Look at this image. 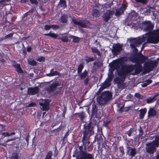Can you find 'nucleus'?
<instances>
[{
    "instance_id": "a878e982",
    "label": "nucleus",
    "mask_w": 159,
    "mask_h": 159,
    "mask_svg": "<svg viewBox=\"0 0 159 159\" xmlns=\"http://www.w3.org/2000/svg\"><path fill=\"white\" fill-rule=\"evenodd\" d=\"M14 67L18 73H23L24 71L21 68L20 65V64H18L16 65H14Z\"/></svg>"
},
{
    "instance_id": "ea45409f",
    "label": "nucleus",
    "mask_w": 159,
    "mask_h": 159,
    "mask_svg": "<svg viewBox=\"0 0 159 159\" xmlns=\"http://www.w3.org/2000/svg\"><path fill=\"white\" fill-rule=\"evenodd\" d=\"M52 153L51 151H49L47 153L45 159H52Z\"/></svg>"
},
{
    "instance_id": "09e8293b",
    "label": "nucleus",
    "mask_w": 159,
    "mask_h": 159,
    "mask_svg": "<svg viewBox=\"0 0 159 159\" xmlns=\"http://www.w3.org/2000/svg\"><path fill=\"white\" fill-rule=\"evenodd\" d=\"M137 2L143 4H146L148 2L147 0H135Z\"/></svg>"
},
{
    "instance_id": "37998d69",
    "label": "nucleus",
    "mask_w": 159,
    "mask_h": 159,
    "mask_svg": "<svg viewBox=\"0 0 159 159\" xmlns=\"http://www.w3.org/2000/svg\"><path fill=\"white\" fill-rule=\"evenodd\" d=\"M70 37H72L73 42L74 43H78L80 39L79 37L72 35H70Z\"/></svg>"
},
{
    "instance_id": "f257e3e1",
    "label": "nucleus",
    "mask_w": 159,
    "mask_h": 159,
    "mask_svg": "<svg viewBox=\"0 0 159 159\" xmlns=\"http://www.w3.org/2000/svg\"><path fill=\"white\" fill-rule=\"evenodd\" d=\"M134 69L135 72L133 75H137L140 73L143 70L142 66L140 64L125 65L121 66V69L118 71V75L120 77L123 81H124L126 76Z\"/></svg>"
},
{
    "instance_id": "412c9836",
    "label": "nucleus",
    "mask_w": 159,
    "mask_h": 159,
    "mask_svg": "<svg viewBox=\"0 0 159 159\" xmlns=\"http://www.w3.org/2000/svg\"><path fill=\"white\" fill-rule=\"evenodd\" d=\"M88 72L86 70H85L83 73L78 74V75L80 78V80H83L85 79L87 76Z\"/></svg>"
},
{
    "instance_id": "f03ea898",
    "label": "nucleus",
    "mask_w": 159,
    "mask_h": 159,
    "mask_svg": "<svg viewBox=\"0 0 159 159\" xmlns=\"http://www.w3.org/2000/svg\"><path fill=\"white\" fill-rule=\"evenodd\" d=\"M94 128L93 125L91 121H90L88 123L85 124L83 125L82 142L84 145V147L86 148V146H89L90 143L89 139L90 137L94 134Z\"/></svg>"
},
{
    "instance_id": "473e14b6",
    "label": "nucleus",
    "mask_w": 159,
    "mask_h": 159,
    "mask_svg": "<svg viewBox=\"0 0 159 159\" xmlns=\"http://www.w3.org/2000/svg\"><path fill=\"white\" fill-rule=\"evenodd\" d=\"M28 62L30 65L32 66H35L37 65V62L32 59H28Z\"/></svg>"
},
{
    "instance_id": "7ed1b4c3",
    "label": "nucleus",
    "mask_w": 159,
    "mask_h": 159,
    "mask_svg": "<svg viewBox=\"0 0 159 159\" xmlns=\"http://www.w3.org/2000/svg\"><path fill=\"white\" fill-rule=\"evenodd\" d=\"M144 34L148 43L155 44L159 42V29Z\"/></svg>"
},
{
    "instance_id": "052dcab7",
    "label": "nucleus",
    "mask_w": 159,
    "mask_h": 159,
    "mask_svg": "<svg viewBox=\"0 0 159 159\" xmlns=\"http://www.w3.org/2000/svg\"><path fill=\"white\" fill-rule=\"evenodd\" d=\"M1 134L5 137L9 136V133L7 132L2 133Z\"/></svg>"
},
{
    "instance_id": "774afa93",
    "label": "nucleus",
    "mask_w": 159,
    "mask_h": 159,
    "mask_svg": "<svg viewBox=\"0 0 159 159\" xmlns=\"http://www.w3.org/2000/svg\"><path fill=\"white\" fill-rule=\"evenodd\" d=\"M1 129L2 130H4L5 129V127L6 126L2 124H0Z\"/></svg>"
},
{
    "instance_id": "4c0bfd02",
    "label": "nucleus",
    "mask_w": 159,
    "mask_h": 159,
    "mask_svg": "<svg viewBox=\"0 0 159 159\" xmlns=\"http://www.w3.org/2000/svg\"><path fill=\"white\" fill-rule=\"evenodd\" d=\"M84 67V66L82 64H80L79 65L77 69V73L78 74H79L82 72Z\"/></svg>"
},
{
    "instance_id": "2eb2a0df",
    "label": "nucleus",
    "mask_w": 159,
    "mask_h": 159,
    "mask_svg": "<svg viewBox=\"0 0 159 159\" xmlns=\"http://www.w3.org/2000/svg\"><path fill=\"white\" fill-rule=\"evenodd\" d=\"M138 59L136 57H134L133 58V60L135 61L139 60L140 62L142 63H143L148 59V57L146 56L141 54L140 55L138 56Z\"/></svg>"
},
{
    "instance_id": "603ef678",
    "label": "nucleus",
    "mask_w": 159,
    "mask_h": 159,
    "mask_svg": "<svg viewBox=\"0 0 159 159\" xmlns=\"http://www.w3.org/2000/svg\"><path fill=\"white\" fill-rule=\"evenodd\" d=\"M121 79L119 78H116L114 79V80L116 82V83L118 84H119L121 81L123 82L124 81H123L121 78L120 77Z\"/></svg>"
},
{
    "instance_id": "423d86ee",
    "label": "nucleus",
    "mask_w": 159,
    "mask_h": 159,
    "mask_svg": "<svg viewBox=\"0 0 159 159\" xmlns=\"http://www.w3.org/2000/svg\"><path fill=\"white\" fill-rule=\"evenodd\" d=\"M146 40L145 34L143 35L142 37H139L132 39L131 41L130 46L132 48H134L135 50H137V49L136 48L145 42Z\"/></svg>"
},
{
    "instance_id": "0e129e2a",
    "label": "nucleus",
    "mask_w": 159,
    "mask_h": 159,
    "mask_svg": "<svg viewBox=\"0 0 159 159\" xmlns=\"http://www.w3.org/2000/svg\"><path fill=\"white\" fill-rule=\"evenodd\" d=\"M30 1L31 3L32 4H37L38 3L37 0H30Z\"/></svg>"
},
{
    "instance_id": "bf43d9fd",
    "label": "nucleus",
    "mask_w": 159,
    "mask_h": 159,
    "mask_svg": "<svg viewBox=\"0 0 159 159\" xmlns=\"http://www.w3.org/2000/svg\"><path fill=\"white\" fill-rule=\"evenodd\" d=\"M146 12L147 14L149 15H150L151 14H152L153 13L149 8L146 9Z\"/></svg>"
},
{
    "instance_id": "b1692460",
    "label": "nucleus",
    "mask_w": 159,
    "mask_h": 159,
    "mask_svg": "<svg viewBox=\"0 0 159 159\" xmlns=\"http://www.w3.org/2000/svg\"><path fill=\"white\" fill-rule=\"evenodd\" d=\"M93 156L92 154L84 153L81 157L80 159H93Z\"/></svg>"
},
{
    "instance_id": "79ce46f5",
    "label": "nucleus",
    "mask_w": 159,
    "mask_h": 159,
    "mask_svg": "<svg viewBox=\"0 0 159 159\" xmlns=\"http://www.w3.org/2000/svg\"><path fill=\"white\" fill-rule=\"evenodd\" d=\"M133 131L134 129L132 128H130L128 131H126L125 133L127 134L128 136L130 137L131 136Z\"/></svg>"
},
{
    "instance_id": "de8ad7c7",
    "label": "nucleus",
    "mask_w": 159,
    "mask_h": 159,
    "mask_svg": "<svg viewBox=\"0 0 159 159\" xmlns=\"http://www.w3.org/2000/svg\"><path fill=\"white\" fill-rule=\"evenodd\" d=\"M13 34H14L13 33H10L9 34L5 36H4V38L5 39L11 38L12 37Z\"/></svg>"
},
{
    "instance_id": "72a5a7b5",
    "label": "nucleus",
    "mask_w": 159,
    "mask_h": 159,
    "mask_svg": "<svg viewBox=\"0 0 159 159\" xmlns=\"http://www.w3.org/2000/svg\"><path fill=\"white\" fill-rule=\"evenodd\" d=\"M84 60L86 63H89L94 60L93 57H90L88 56H85L84 57Z\"/></svg>"
},
{
    "instance_id": "a19ab883",
    "label": "nucleus",
    "mask_w": 159,
    "mask_h": 159,
    "mask_svg": "<svg viewBox=\"0 0 159 159\" xmlns=\"http://www.w3.org/2000/svg\"><path fill=\"white\" fill-rule=\"evenodd\" d=\"M139 138L143 137V136L144 134L143 131L142 129V128L140 126L139 129Z\"/></svg>"
},
{
    "instance_id": "c9c22d12",
    "label": "nucleus",
    "mask_w": 159,
    "mask_h": 159,
    "mask_svg": "<svg viewBox=\"0 0 159 159\" xmlns=\"http://www.w3.org/2000/svg\"><path fill=\"white\" fill-rule=\"evenodd\" d=\"M114 75L113 72L112 71H110L108 74V78H107L106 79L111 81Z\"/></svg>"
},
{
    "instance_id": "a18cd8bd",
    "label": "nucleus",
    "mask_w": 159,
    "mask_h": 159,
    "mask_svg": "<svg viewBox=\"0 0 159 159\" xmlns=\"http://www.w3.org/2000/svg\"><path fill=\"white\" fill-rule=\"evenodd\" d=\"M58 39H61V40L64 42H66L68 41V39L67 37L64 36L60 38L59 37L58 38Z\"/></svg>"
},
{
    "instance_id": "0eeeda50",
    "label": "nucleus",
    "mask_w": 159,
    "mask_h": 159,
    "mask_svg": "<svg viewBox=\"0 0 159 159\" xmlns=\"http://www.w3.org/2000/svg\"><path fill=\"white\" fill-rule=\"evenodd\" d=\"M154 26L150 21H144L142 22L141 24V28L143 31L149 33L152 31Z\"/></svg>"
},
{
    "instance_id": "c03bdc74",
    "label": "nucleus",
    "mask_w": 159,
    "mask_h": 159,
    "mask_svg": "<svg viewBox=\"0 0 159 159\" xmlns=\"http://www.w3.org/2000/svg\"><path fill=\"white\" fill-rule=\"evenodd\" d=\"M127 7L128 6L127 4H123L121 5L120 8L121 10H122L123 12H124V11L125 10Z\"/></svg>"
},
{
    "instance_id": "aec40b11",
    "label": "nucleus",
    "mask_w": 159,
    "mask_h": 159,
    "mask_svg": "<svg viewBox=\"0 0 159 159\" xmlns=\"http://www.w3.org/2000/svg\"><path fill=\"white\" fill-rule=\"evenodd\" d=\"M139 111L140 112L139 114V118L140 119H142L144 118L145 115L147 112V109L146 108L141 109Z\"/></svg>"
},
{
    "instance_id": "e2e57ef3",
    "label": "nucleus",
    "mask_w": 159,
    "mask_h": 159,
    "mask_svg": "<svg viewBox=\"0 0 159 159\" xmlns=\"http://www.w3.org/2000/svg\"><path fill=\"white\" fill-rule=\"evenodd\" d=\"M130 107H125L124 108V112H127L130 109Z\"/></svg>"
},
{
    "instance_id": "1a4fd4ad",
    "label": "nucleus",
    "mask_w": 159,
    "mask_h": 159,
    "mask_svg": "<svg viewBox=\"0 0 159 159\" xmlns=\"http://www.w3.org/2000/svg\"><path fill=\"white\" fill-rule=\"evenodd\" d=\"M155 61H149L145 63L144 67V71L146 73H149L156 67Z\"/></svg>"
},
{
    "instance_id": "39448f33",
    "label": "nucleus",
    "mask_w": 159,
    "mask_h": 159,
    "mask_svg": "<svg viewBox=\"0 0 159 159\" xmlns=\"http://www.w3.org/2000/svg\"><path fill=\"white\" fill-rule=\"evenodd\" d=\"M60 84L58 81H53L47 87L46 90L48 94L57 93L61 90V87H58Z\"/></svg>"
},
{
    "instance_id": "864d4df0",
    "label": "nucleus",
    "mask_w": 159,
    "mask_h": 159,
    "mask_svg": "<svg viewBox=\"0 0 159 159\" xmlns=\"http://www.w3.org/2000/svg\"><path fill=\"white\" fill-rule=\"evenodd\" d=\"M51 28V25H45L44 27V29L46 30H49Z\"/></svg>"
},
{
    "instance_id": "9b49d317",
    "label": "nucleus",
    "mask_w": 159,
    "mask_h": 159,
    "mask_svg": "<svg viewBox=\"0 0 159 159\" xmlns=\"http://www.w3.org/2000/svg\"><path fill=\"white\" fill-rule=\"evenodd\" d=\"M123 45L119 43L115 44L112 46L111 50L112 53L114 55H117L120 53Z\"/></svg>"
},
{
    "instance_id": "6ab92c4d",
    "label": "nucleus",
    "mask_w": 159,
    "mask_h": 159,
    "mask_svg": "<svg viewBox=\"0 0 159 159\" xmlns=\"http://www.w3.org/2000/svg\"><path fill=\"white\" fill-rule=\"evenodd\" d=\"M156 111L153 108H150L148 112V117L149 118L151 116H154L156 115Z\"/></svg>"
},
{
    "instance_id": "8fccbe9b",
    "label": "nucleus",
    "mask_w": 159,
    "mask_h": 159,
    "mask_svg": "<svg viewBox=\"0 0 159 159\" xmlns=\"http://www.w3.org/2000/svg\"><path fill=\"white\" fill-rule=\"evenodd\" d=\"M79 26L83 28H87L88 27V26L86 24L81 22H80Z\"/></svg>"
},
{
    "instance_id": "393cba45",
    "label": "nucleus",
    "mask_w": 159,
    "mask_h": 159,
    "mask_svg": "<svg viewBox=\"0 0 159 159\" xmlns=\"http://www.w3.org/2000/svg\"><path fill=\"white\" fill-rule=\"evenodd\" d=\"M67 16L66 15H62L59 19L60 22L62 23H67Z\"/></svg>"
},
{
    "instance_id": "3c124183",
    "label": "nucleus",
    "mask_w": 159,
    "mask_h": 159,
    "mask_svg": "<svg viewBox=\"0 0 159 159\" xmlns=\"http://www.w3.org/2000/svg\"><path fill=\"white\" fill-rule=\"evenodd\" d=\"M59 25H51V28L53 30H58L59 28Z\"/></svg>"
},
{
    "instance_id": "338daca9",
    "label": "nucleus",
    "mask_w": 159,
    "mask_h": 159,
    "mask_svg": "<svg viewBox=\"0 0 159 159\" xmlns=\"http://www.w3.org/2000/svg\"><path fill=\"white\" fill-rule=\"evenodd\" d=\"M110 123V121H107L104 122L103 123V125L105 127H107L108 124Z\"/></svg>"
},
{
    "instance_id": "a211bd4d",
    "label": "nucleus",
    "mask_w": 159,
    "mask_h": 159,
    "mask_svg": "<svg viewBox=\"0 0 159 159\" xmlns=\"http://www.w3.org/2000/svg\"><path fill=\"white\" fill-rule=\"evenodd\" d=\"M40 105L42 107L43 110L48 111L49 108V103L47 101H45L43 103H40Z\"/></svg>"
},
{
    "instance_id": "4468645a",
    "label": "nucleus",
    "mask_w": 159,
    "mask_h": 159,
    "mask_svg": "<svg viewBox=\"0 0 159 159\" xmlns=\"http://www.w3.org/2000/svg\"><path fill=\"white\" fill-rule=\"evenodd\" d=\"M39 87L36 86L34 87H29L28 89V92L29 94L34 95L37 94L39 91Z\"/></svg>"
},
{
    "instance_id": "c85d7f7f",
    "label": "nucleus",
    "mask_w": 159,
    "mask_h": 159,
    "mask_svg": "<svg viewBox=\"0 0 159 159\" xmlns=\"http://www.w3.org/2000/svg\"><path fill=\"white\" fill-rule=\"evenodd\" d=\"M91 50L92 52L93 53H96L98 56H100L101 53L100 51L95 47L93 46L91 48Z\"/></svg>"
},
{
    "instance_id": "e433bc0d",
    "label": "nucleus",
    "mask_w": 159,
    "mask_h": 159,
    "mask_svg": "<svg viewBox=\"0 0 159 159\" xmlns=\"http://www.w3.org/2000/svg\"><path fill=\"white\" fill-rule=\"evenodd\" d=\"M124 12L121 10L120 8L117 9L116 10V12L115 14V15L116 16L118 17L120 16Z\"/></svg>"
},
{
    "instance_id": "f8f14e48",
    "label": "nucleus",
    "mask_w": 159,
    "mask_h": 159,
    "mask_svg": "<svg viewBox=\"0 0 159 159\" xmlns=\"http://www.w3.org/2000/svg\"><path fill=\"white\" fill-rule=\"evenodd\" d=\"M114 12L111 10H107L106 12L103 13L102 17L103 20L105 22H108L110 19L112 17Z\"/></svg>"
},
{
    "instance_id": "20e7f679",
    "label": "nucleus",
    "mask_w": 159,
    "mask_h": 159,
    "mask_svg": "<svg viewBox=\"0 0 159 159\" xmlns=\"http://www.w3.org/2000/svg\"><path fill=\"white\" fill-rule=\"evenodd\" d=\"M112 96L111 93L109 91L102 92L100 96L97 98V101L100 105L106 104L110 100Z\"/></svg>"
},
{
    "instance_id": "2f4dec72",
    "label": "nucleus",
    "mask_w": 159,
    "mask_h": 159,
    "mask_svg": "<svg viewBox=\"0 0 159 159\" xmlns=\"http://www.w3.org/2000/svg\"><path fill=\"white\" fill-rule=\"evenodd\" d=\"M119 148V152L120 153V156L122 157L123 156H124L125 154L124 148L123 146L120 147Z\"/></svg>"
},
{
    "instance_id": "49530a36",
    "label": "nucleus",
    "mask_w": 159,
    "mask_h": 159,
    "mask_svg": "<svg viewBox=\"0 0 159 159\" xmlns=\"http://www.w3.org/2000/svg\"><path fill=\"white\" fill-rule=\"evenodd\" d=\"M134 97L138 99H142L144 98L143 96H141L138 93H136L134 94Z\"/></svg>"
},
{
    "instance_id": "dca6fc26",
    "label": "nucleus",
    "mask_w": 159,
    "mask_h": 159,
    "mask_svg": "<svg viewBox=\"0 0 159 159\" xmlns=\"http://www.w3.org/2000/svg\"><path fill=\"white\" fill-rule=\"evenodd\" d=\"M79 151L78 150V149H76L75 153V154L79 155V154H80V159H81V157L82 156L83 154H84V153L85 154H91L88 153L86 152H85L84 151H83V146H80L78 147Z\"/></svg>"
},
{
    "instance_id": "6e6d98bb",
    "label": "nucleus",
    "mask_w": 159,
    "mask_h": 159,
    "mask_svg": "<svg viewBox=\"0 0 159 159\" xmlns=\"http://www.w3.org/2000/svg\"><path fill=\"white\" fill-rule=\"evenodd\" d=\"M72 22L75 25H79L80 22V21H78L77 20L73 19L72 20Z\"/></svg>"
},
{
    "instance_id": "680f3d73",
    "label": "nucleus",
    "mask_w": 159,
    "mask_h": 159,
    "mask_svg": "<svg viewBox=\"0 0 159 159\" xmlns=\"http://www.w3.org/2000/svg\"><path fill=\"white\" fill-rule=\"evenodd\" d=\"M36 104L35 103L31 102L30 104H29L28 106H27V107H34L35 105Z\"/></svg>"
},
{
    "instance_id": "6e6552de",
    "label": "nucleus",
    "mask_w": 159,
    "mask_h": 159,
    "mask_svg": "<svg viewBox=\"0 0 159 159\" xmlns=\"http://www.w3.org/2000/svg\"><path fill=\"white\" fill-rule=\"evenodd\" d=\"M92 106L91 116H95V117L100 119L103 115L101 110L98 109V107L95 103L92 104Z\"/></svg>"
},
{
    "instance_id": "4be33fe9",
    "label": "nucleus",
    "mask_w": 159,
    "mask_h": 159,
    "mask_svg": "<svg viewBox=\"0 0 159 159\" xmlns=\"http://www.w3.org/2000/svg\"><path fill=\"white\" fill-rule=\"evenodd\" d=\"M44 35L46 36H49L52 38L55 39L58 38V35L57 34L52 33L51 31L49 33L44 34Z\"/></svg>"
},
{
    "instance_id": "cd10ccee",
    "label": "nucleus",
    "mask_w": 159,
    "mask_h": 159,
    "mask_svg": "<svg viewBox=\"0 0 159 159\" xmlns=\"http://www.w3.org/2000/svg\"><path fill=\"white\" fill-rule=\"evenodd\" d=\"M54 69H52L50 71V73L47 74V75L49 76H52L55 75H57L59 74V73L57 71L53 70Z\"/></svg>"
},
{
    "instance_id": "5fc2aeb1",
    "label": "nucleus",
    "mask_w": 159,
    "mask_h": 159,
    "mask_svg": "<svg viewBox=\"0 0 159 159\" xmlns=\"http://www.w3.org/2000/svg\"><path fill=\"white\" fill-rule=\"evenodd\" d=\"M37 61H39V62H44L45 61V58L43 57H39L37 59Z\"/></svg>"
},
{
    "instance_id": "ddd939ff",
    "label": "nucleus",
    "mask_w": 159,
    "mask_h": 159,
    "mask_svg": "<svg viewBox=\"0 0 159 159\" xmlns=\"http://www.w3.org/2000/svg\"><path fill=\"white\" fill-rule=\"evenodd\" d=\"M146 152L149 154H153L156 151V148L151 143L146 144Z\"/></svg>"
},
{
    "instance_id": "c756f323",
    "label": "nucleus",
    "mask_w": 159,
    "mask_h": 159,
    "mask_svg": "<svg viewBox=\"0 0 159 159\" xmlns=\"http://www.w3.org/2000/svg\"><path fill=\"white\" fill-rule=\"evenodd\" d=\"M92 15L93 16L97 17L100 16L99 12L97 9H94L92 10Z\"/></svg>"
},
{
    "instance_id": "f704fd0d",
    "label": "nucleus",
    "mask_w": 159,
    "mask_h": 159,
    "mask_svg": "<svg viewBox=\"0 0 159 159\" xmlns=\"http://www.w3.org/2000/svg\"><path fill=\"white\" fill-rule=\"evenodd\" d=\"M59 4L61 7L64 8L66 7V5L65 0H60Z\"/></svg>"
},
{
    "instance_id": "69168bd1",
    "label": "nucleus",
    "mask_w": 159,
    "mask_h": 159,
    "mask_svg": "<svg viewBox=\"0 0 159 159\" xmlns=\"http://www.w3.org/2000/svg\"><path fill=\"white\" fill-rule=\"evenodd\" d=\"M113 146V149L114 150H116L117 148V145L115 143H113L112 144Z\"/></svg>"
},
{
    "instance_id": "4d7b16f0",
    "label": "nucleus",
    "mask_w": 159,
    "mask_h": 159,
    "mask_svg": "<svg viewBox=\"0 0 159 159\" xmlns=\"http://www.w3.org/2000/svg\"><path fill=\"white\" fill-rule=\"evenodd\" d=\"M58 154V151L56 147H55L54 152V157H57Z\"/></svg>"
},
{
    "instance_id": "13d9d810",
    "label": "nucleus",
    "mask_w": 159,
    "mask_h": 159,
    "mask_svg": "<svg viewBox=\"0 0 159 159\" xmlns=\"http://www.w3.org/2000/svg\"><path fill=\"white\" fill-rule=\"evenodd\" d=\"M89 78L88 77L87 78H86L84 80V84L85 85H87L89 82Z\"/></svg>"
},
{
    "instance_id": "7c9ffc66",
    "label": "nucleus",
    "mask_w": 159,
    "mask_h": 159,
    "mask_svg": "<svg viewBox=\"0 0 159 159\" xmlns=\"http://www.w3.org/2000/svg\"><path fill=\"white\" fill-rule=\"evenodd\" d=\"M75 114L78 115V116L80 118L81 121L83 120L85 118L84 116L85 114L84 112L76 113Z\"/></svg>"
},
{
    "instance_id": "9d476101",
    "label": "nucleus",
    "mask_w": 159,
    "mask_h": 159,
    "mask_svg": "<svg viewBox=\"0 0 159 159\" xmlns=\"http://www.w3.org/2000/svg\"><path fill=\"white\" fill-rule=\"evenodd\" d=\"M126 148L127 149L126 153L131 157H133L137 154V151L135 148L129 146L128 143H126Z\"/></svg>"
},
{
    "instance_id": "58836bf2",
    "label": "nucleus",
    "mask_w": 159,
    "mask_h": 159,
    "mask_svg": "<svg viewBox=\"0 0 159 159\" xmlns=\"http://www.w3.org/2000/svg\"><path fill=\"white\" fill-rule=\"evenodd\" d=\"M18 155L16 152L12 153L10 158V159H18Z\"/></svg>"
},
{
    "instance_id": "bb28decb",
    "label": "nucleus",
    "mask_w": 159,
    "mask_h": 159,
    "mask_svg": "<svg viewBox=\"0 0 159 159\" xmlns=\"http://www.w3.org/2000/svg\"><path fill=\"white\" fill-rule=\"evenodd\" d=\"M156 148L158 147L159 146V137H156L155 140H153L152 142H151Z\"/></svg>"
},
{
    "instance_id": "5701e85b",
    "label": "nucleus",
    "mask_w": 159,
    "mask_h": 159,
    "mask_svg": "<svg viewBox=\"0 0 159 159\" xmlns=\"http://www.w3.org/2000/svg\"><path fill=\"white\" fill-rule=\"evenodd\" d=\"M111 82L106 79L104 82L101 85L105 89L108 88L111 85Z\"/></svg>"
},
{
    "instance_id": "f3484780",
    "label": "nucleus",
    "mask_w": 159,
    "mask_h": 159,
    "mask_svg": "<svg viewBox=\"0 0 159 159\" xmlns=\"http://www.w3.org/2000/svg\"><path fill=\"white\" fill-rule=\"evenodd\" d=\"M154 94V95L153 97L151 96L147 99L146 102L147 103H150L154 102L156 100V98L158 97L159 95V93H155Z\"/></svg>"
}]
</instances>
